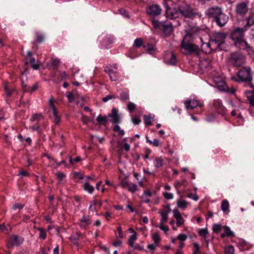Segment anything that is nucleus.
<instances>
[{
	"label": "nucleus",
	"instance_id": "nucleus-47",
	"mask_svg": "<svg viewBox=\"0 0 254 254\" xmlns=\"http://www.w3.org/2000/svg\"><path fill=\"white\" fill-rule=\"evenodd\" d=\"M128 190L131 192L134 193L137 190V185L134 184H130Z\"/></svg>",
	"mask_w": 254,
	"mask_h": 254
},
{
	"label": "nucleus",
	"instance_id": "nucleus-23",
	"mask_svg": "<svg viewBox=\"0 0 254 254\" xmlns=\"http://www.w3.org/2000/svg\"><path fill=\"white\" fill-rule=\"evenodd\" d=\"M22 85L24 88V92L29 91L30 90H31V91H34L37 90L38 88V83L34 84L33 86L31 87L29 86L28 87H27V84H25V81L23 80L22 82Z\"/></svg>",
	"mask_w": 254,
	"mask_h": 254
},
{
	"label": "nucleus",
	"instance_id": "nucleus-12",
	"mask_svg": "<svg viewBox=\"0 0 254 254\" xmlns=\"http://www.w3.org/2000/svg\"><path fill=\"white\" fill-rule=\"evenodd\" d=\"M222 13L221 8L216 6L212 7L208 9L206 11V14L209 17L213 18V20L215 19L220 14Z\"/></svg>",
	"mask_w": 254,
	"mask_h": 254
},
{
	"label": "nucleus",
	"instance_id": "nucleus-11",
	"mask_svg": "<svg viewBox=\"0 0 254 254\" xmlns=\"http://www.w3.org/2000/svg\"><path fill=\"white\" fill-rule=\"evenodd\" d=\"M239 79H252L251 68L249 67H243L238 73Z\"/></svg>",
	"mask_w": 254,
	"mask_h": 254
},
{
	"label": "nucleus",
	"instance_id": "nucleus-38",
	"mask_svg": "<svg viewBox=\"0 0 254 254\" xmlns=\"http://www.w3.org/2000/svg\"><path fill=\"white\" fill-rule=\"evenodd\" d=\"M225 254H234V250L232 246H228L225 248Z\"/></svg>",
	"mask_w": 254,
	"mask_h": 254
},
{
	"label": "nucleus",
	"instance_id": "nucleus-25",
	"mask_svg": "<svg viewBox=\"0 0 254 254\" xmlns=\"http://www.w3.org/2000/svg\"><path fill=\"white\" fill-rule=\"evenodd\" d=\"M4 89L6 91V95L8 97H10L12 93L15 91L14 87L8 85L7 83L4 84Z\"/></svg>",
	"mask_w": 254,
	"mask_h": 254
},
{
	"label": "nucleus",
	"instance_id": "nucleus-2",
	"mask_svg": "<svg viewBox=\"0 0 254 254\" xmlns=\"http://www.w3.org/2000/svg\"><path fill=\"white\" fill-rule=\"evenodd\" d=\"M226 35L224 33L216 32L213 34L209 42L207 44V46L211 49H214V50H222V45L224 43Z\"/></svg>",
	"mask_w": 254,
	"mask_h": 254
},
{
	"label": "nucleus",
	"instance_id": "nucleus-63",
	"mask_svg": "<svg viewBox=\"0 0 254 254\" xmlns=\"http://www.w3.org/2000/svg\"><path fill=\"white\" fill-rule=\"evenodd\" d=\"M0 230H1V231H2V232H4L5 233H8V229L4 225V224L0 225Z\"/></svg>",
	"mask_w": 254,
	"mask_h": 254
},
{
	"label": "nucleus",
	"instance_id": "nucleus-56",
	"mask_svg": "<svg viewBox=\"0 0 254 254\" xmlns=\"http://www.w3.org/2000/svg\"><path fill=\"white\" fill-rule=\"evenodd\" d=\"M116 98L115 96H112L111 95H108L105 97L103 98L102 100L104 102H107L109 100Z\"/></svg>",
	"mask_w": 254,
	"mask_h": 254
},
{
	"label": "nucleus",
	"instance_id": "nucleus-58",
	"mask_svg": "<svg viewBox=\"0 0 254 254\" xmlns=\"http://www.w3.org/2000/svg\"><path fill=\"white\" fill-rule=\"evenodd\" d=\"M187 236L185 234H180L178 236V239L182 241H185L187 239Z\"/></svg>",
	"mask_w": 254,
	"mask_h": 254
},
{
	"label": "nucleus",
	"instance_id": "nucleus-30",
	"mask_svg": "<svg viewBox=\"0 0 254 254\" xmlns=\"http://www.w3.org/2000/svg\"><path fill=\"white\" fill-rule=\"evenodd\" d=\"M229 207V202L227 200H224L221 203V209L223 212L227 211Z\"/></svg>",
	"mask_w": 254,
	"mask_h": 254
},
{
	"label": "nucleus",
	"instance_id": "nucleus-48",
	"mask_svg": "<svg viewBox=\"0 0 254 254\" xmlns=\"http://www.w3.org/2000/svg\"><path fill=\"white\" fill-rule=\"evenodd\" d=\"M130 184L126 181H122L121 183L120 184V185L124 188V189H127L128 190L129 186Z\"/></svg>",
	"mask_w": 254,
	"mask_h": 254
},
{
	"label": "nucleus",
	"instance_id": "nucleus-31",
	"mask_svg": "<svg viewBox=\"0 0 254 254\" xmlns=\"http://www.w3.org/2000/svg\"><path fill=\"white\" fill-rule=\"evenodd\" d=\"M105 71L108 73L110 78L115 77L116 72L113 71L112 69H111L109 67H106L105 69Z\"/></svg>",
	"mask_w": 254,
	"mask_h": 254
},
{
	"label": "nucleus",
	"instance_id": "nucleus-20",
	"mask_svg": "<svg viewBox=\"0 0 254 254\" xmlns=\"http://www.w3.org/2000/svg\"><path fill=\"white\" fill-rule=\"evenodd\" d=\"M60 60L58 58L52 59L51 63L47 64V65L51 69L55 70L58 69Z\"/></svg>",
	"mask_w": 254,
	"mask_h": 254
},
{
	"label": "nucleus",
	"instance_id": "nucleus-7",
	"mask_svg": "<svg viewBox=\"0 0 254 254\" xmlns=\"http://www.w3.org/2000/svg\"><path fill=\"white\" fill-rule=\"evenodd\" d=\"M155 27L160 28L166 35L169 36L173 31L172 23L166 24L162 22L153 21Z\"/></svg>",
	"mask_w": 254,
	"mask_h": 254
},
{
	"label": "nucleus",
	"instance_id": "nucleus-62",
	"mask_svg": "<svg viewBox=\"0 0 254 254\" xmlns=\"http://www.w3.org/2000/svg\"><path fill=\"white\" fill-rule=\"evenodd\" d=\"M24 207V205L22 204H20V203H17V204H14L13 207H12V208L13 209H15L16 208H18L19 209H21L23 208Z\"/></svg>",
	"mask_w": 254,
	"mask_h": 254
},
{
	"label": "nucleus",
	"instance_id": "nucleus-24",
	"mask_svg": "<svg viewBox=\"0 0 254 254\" xmlns=\"http://www.w3.org/2000/svg\"><path fill=\"white\" fill-rule=\"evenodd\" d=\"M254 14L252 13L247 18V23L244 27V28H246V30H247V28L250 27V26L253 25L254 24V20L253 19Z\"/></svg>",
	"mask_w": 254,
	"mask_h": 254
},
{
	"label": "nucleus",
	"instance_id": "nucleus-3",
	"mask_svg": "<svg viewBox=\"0 0 254 254\" xmlns=\"http://www.w3.org/2000/svg\"><path fill=\"white\" fill-rule=\"evenodd\" d=\"M189 37H184L181 45L182 49H184L185 51L189 53H198L199 48L194 44L191 43L192 40L188 39Z\"/></svg>",
	"mask_w": 254,
	"mask_h": 254
},
{
	"label": "nucleus",
	"instance_id": "nucleus-34",
	"mask_svg": "<svg viewBox=\"0 0 254 254\" xmlns=\"http://www.w3.org/2000/svg\"><path fill=\"white\" fill-rule=\"evenodd\" d=\"M222 226L220 224H215L213 225L212 230L215 233H218L221 230Z\"/></svg>",
	"mask_w": 254,
	"mask_h": 254
},
{
	"label": "nucleus",
	"instance_id": "nucleus-40",
	"mask_svg": "<svg viewBox=\"0 0 254 254\" xmlns=\"http://www.w3.org/2000/svg\"><path fill=\"white\" fill-rule=\"evenodd\" d=\"M38 230L40 231L39 238L43 240H44L46 238L47 234L44 228H38Z\"/></svg>",
	"mask_w": 254,
	"mask_h": 254
},
{
	"label": "nucleus",
	"instance_id": "nucleus-17",
	"mask_svg": "<svg viewBox=\"0 0 254 254\" xmlns=\"http://www.w3.org/2000/svg\"><path fill=\"white\" fill-rule=\"evenodd\" d=\"M215 86L221 91L228 92L229 88L224 80H214Z\"/></svg>",
	"mask_w": 254,
	"mask_h": 254
},
{
	"label": "nucleus",
	"instance_id": "nucleus-32",
	"mask_svg": "<svg viewBox=\"0 0 254 254\" xmlns=\"http://www.w3.org/2000/svg\"><path fill=\"white\" fill-rule=\"evenodd\" d=\"M163 159L160 158H156L155 159L154 164L156 168H159L163 165Z\"/></svg>",
	"mask_w": 254,
	"mask_h": 254
},
{
	"label": "nucleus",
	"instance_id": "nucleus-10",
	"mask_svg": "<svg viewBox=\"0 0 254 254\" xmlns=\"http://www.w3.org/2000/svg\"><path fill=\"white\" fill-rule=\"evenodd\" d=\"M166 15L167 18L171 19H174L179 17L181 14L179 9V5L176 8H171L167 6L166 10Z\"/></svg>",
	"mask_w": 254,
	"mask_h": 254
},
{
	"label": "nucleus",
	"instance_id": "nucleus-52",
	"mask_svg": "<svg viewBox=\"0 0 254 254\" xmlns=\"http://www.w3.org/2000/svg\"><path fill=\"white\" fill-rule=\"evenodd\" d=\"M187 197L192 198L193 200L196 201L198 199V196L196 194H193L192 193H190L187 195Z\"/></svg>",
	"mask_w": 254,
	"mask_h": 254
},
{
	"label": "nucleus",
	"instance_id": "nucleus-19",
	"mask_svg": "<svg viewBox=\"0 0 254 254\" xmlns=\"http://www.w3.org/2000/svg\"><path fill=\"white\" fill-rule=\"evenodd\" d=\"M213 105L219 113H222L225 110L221 101L219 99L215 100L213 102Z\"/></svg>",
	"mask_w": 254,
	"mask_h": 254
},
{
	"label": "nucleus",
	"instance_id": "nucleus-28",
	"mask_svg": "<svg viewBox=\"0 0 254 254\" xmlns=\"http://www.w3.org/2000/svg\"><path fill=\"white\" fill-rule=\"evenodd\" d=\"M177 204L178 207L185 209L187 207L188 202L186 200L179 199L177 201Z\"/></svg>",
	"mask_w": 254,
	"mask_h": 254
},
{
	"label": "nucleus",
	"instance_id": "nucleus-1",
	"mask_svg": "<svg viewBox=\"0 0 254 254\" xmlns=\"http://www.w3.org/2000/svg\"><path fill=\"white\" fill-rule=\"evenodd\" d=\"M179 9L181 16L185 19H193L196 16H200L198 9L194 8L190 4L182 3L179 5Z\"/></svg>",
	"mask_w": 254,
	"mask_h": 254
},
{
	"label": "nucleus",
	"instance_id": "nucleus-57",
	"mask_svg": "<svg viewBox=\"0 0 254 254\" xmlns=\"http://www.w3.org/2000/svg\"><path fill=\"white\" fill-rule=\"evenodd\" d=\"M164 196L167 199H170L173 198V195L172 193L170 192H165L164 193Z\"/></svg>",
	"mask_w": 254,
	"mask_h": 254
},
{
	"label": "nucleus",
	"instance_id": "nucleus-41",
	"mask_svg": "<svg viewBox=\"0 0 254 254\" xmlns=\"http://www.w3.org/2000/svg\"><path fill=\"white\" fill-rule=\"evenodd\" d=\"M120 99L123 102L127 101L129 99V95L127 93L122 92L121 94Z\"/></svg>",
	"mask_w": 254,
	"mask_h": 254
},
{
	"label": "nucleus",
	"instance_id": "nucleus-9",
	"mask_svg": "<svg viewBox=\"0 0 254 254\" xmlns=\"http://www.w3.org/2000/svg\"><path fill=\"white\" fill-rule=\"evenodd\" d=\"M200 28L195 25H189L186 30V35L184 37H189L188 39L193 40L194 37L196 36L200 32Z\"/></svg>",
	"mask_w": 254,
	"mask_h": 254
},
{
	"label": "nucleus",
	"instance_id": "nucleus-29",
	"mask_svg": "<svg viewBox=\"0 0 254 254\" xmlns=\"http://www.w3.org/2000/svg\"><path fill=\"white\" fill-rule=\"evenodd\" d=\"M168 62L171 65L176 64L177 63V59L176 56L173 53H171L170 57Z\"/></svg>",
	"mask_w": 254,
	"mask_h": 254
},
{
	"label": "nucleus",
	"instance_id": "nucleus-54",
	"mask_svg": "<svg viewBox=\"0 0 254 254\" xmlns=\"http://www.w3.org/2000/svg\"><path fill=\"white\" fill-rule=\"evenodd\" d=\"M81 121L84 124H87L89 122H90V120L89 118L85 116H83L81 118Z\"/></svg>",
	"mask_w": 254,
	"mask_h": 254
},
{
	"label": "nucleus",
	"instance_id": "nucleus-55",
	"mask_svg": "<svg viewBox=\"0 0 254 254\" xmlns=\"http://www.w3.org/2000/svg\"><path fill=\"white\" fill-rule=\"evenodd\" d=\"M195 251L193 252V254H198L199 252V246L198 244L195 243L193 244Z\"/></svg>",
	"mask_w": 254,
	"mask_h": 254
},
{
	"label": "nucleus",
	"instance_id": "nucleus-50",
	"mask_svg": "<svg viewBox=\"0 0 254 254\" xmlns=\"http://www.w3.org/2000/svg\"><path fill=\"white\" fill-rule=\"evenodd\" d=\"M152 239L155 243H158L160 242V239L157 233H154L152 235Z\"/></svg>",
	"mask_w": 254,
	"mask_h": 254
},
{
	"label": "nucleus",
	"instance_id": "nucleus-60",
	"mask_svg": "<svg viewBox=\"0 0 254 254\" xmlns=\"http://www.w3.org/2000/svg\"><path fill=\"white\" fill-rule=\"evenodd\" d=\"M43 39H44V37L42 35L40 34H38L37 35L36 41L38 42L41 43V42H43Z\"/></svg>",
	"mask_w": 254,
	"mask_h": 254
},
{
	"label": "nucleus",
	"instance_id": "nucleus-22",
	"mask_svg": "<svg viewBox=\"0 0 254 254\" xmlns=\"http://www.w3.org/2000/svg\"><path fill=\"white\" fill-rule=\"evenodd\" d=\"M90 223V222L89 217L84 215L80 220V226L82 228L86 229Z\"/></svg>",
	"mask_w": 254,
	"mask_h": 254
},
{
	"label": "nucleus",
	"instance_id": "nucleus-43",
	"mask_svg": "<svg viewBox=\"0 0 254 254\" xmlns=\"http://www.w3.org/2000/svg\"><path fill=\"white\" fill-rule=\"evenodd\" d=\"M240 43L244 45V46H245L244 49L246 50L248 52L251 51L252 50V47L249 45V44L246 41L243 40H242V42H240Z\"/></svg>",
	"mask_w": 254,
	"mask_h": 254
},
{
	"label": "nucleus",
	"instance_id": "nucleus-53",
	"mask_svg": "<svg viewBox=\"0 0 254 254\" xmlns=\"http://www.w3.org/2000/svg\"><path fill=\"white\" fill-rule=\"evenodd\" d=\"M67 97L68 98V102L70 103L72 102L74 100V97L73 96V94L71 93H68L67 94Z\"/></svg>",
	"mask_w": 254,
	"mask_h": 254
},
{
	"label": "nucleus",
	"instance_id": "nucleus-46",
	"mask_svg": "<svg viewBox=\"0 0 254 254\" xmlns=\"http://www.w3.org/2000/svg\"><path fill=\"white\" fill-rule=\"evenodd\" d=\"M142 44V40L141 38L136 39L133 44V46L136 47H140Z\"/></svg>",
	"mask_w": 254,
	"mask_h": 254
},
{
	"label": "nucleus",
	"instance_id": "nucleus-45",
	"mask_svg": "<svg viewBox=\"0 0 254 254\" xmlns=\"http://www.w3.org/2000/svg\"><path fill=\"white\" fill-rule=\"evenodd\" d=\"M173 212L174 217L176 219H179V218H182V215L177 209H174Z\"/></svg>",
	"mask_w": 254,
	"mask_h": 254
},
{
	"label": "nucleus",
	"instance_id": "nucleus-14",
	"mask_svg": "<svg viewBox=\"0 0 254 254\" xmlns=\"http://www.w3.org/2000/svg\"><path fill=\"white\" fill-rule=\"evenodd\" d=\"M165 209L161 210L159 212V213L161 216V224L165 223L168 219V214L171 212V209L170 208V205L166 206H163Z\"/></svg>",
	"mask_w": 254,
	"mask_h": 254
},
{
	"label": "nucleus",
	"instance_id": "nucleus-61",
	"mask_svg": "<svg viewBox=\"0 0 254 254\" xmlns=\"http://www.w3.org/2000/svg\"><path fill=\"white\" fill-rule=\"evenodd\" d=\"M56 176L58 179L60 180H63L64 177H65L64 174L62 172H58L56 174Z\"/></svg>",
	"mask_w": 254,
	"mask_h": 254
},
{
	"label": "nucleus",
	"instance_id": "nucleus-21",
	"mask_svg": "<svg viewBox=\"0 0 254 254\" xmlns=\"http://www.w3.org/2000/svg\"><path fill=\"white\" fill-rule=\"evenodd\" d=\"M245 94L251 106L254 107V92L250 91H246Z\"/></svg>",
	"mask_w": 254,
	"mask_h": 254
},
{
	"label": "nucleus",
	"instance_id": "nucleus-26",
	"mask_svg": "<svg viewBox=\"0 0 254 254\" xmlns=\"http://www.w3.org/2000/svg\"><path fill=\"white\" fill-rule=\"evenodd\" d=\"M53 110V114L54 117V122L55 124H58L60 122V117L58 115V112L56 109L55 108L54 109H52Z\"/></svg>",
	"mask_w": 254,
	"mask_h": 254
},
{
	"label": "nucleus",
	"instance_id": "nucleus-36",
	"mask_svg": "<svg viewBox=\"0 0 254 254\" xmlns=\"http://www.w3.org/2000/svg\"><path fill=\"white\" fill-rule=\"evenodd\" d=\"M224 232L227 236L229 237H233L234 236V234L233 232H232L229 227L228 226H224L223 227Z\"/></svg>",
	"mask_w": 254,
	"mask_h": 254
},
{
	"label": "nucleus",
	"instance_id": "nucleus-35",
	"mask_svg": "<svg viewBox=\"0 0 254 254\" xmlns=\"http://www.w3.org/2000/svg\"><path fill=\"white\" fill-rule=\"evenodd\" d=\"M84 189L90 193H91L94 190V188L90 185L88 183H86L84 185Z\"/></svg>",
	"mask_w": 254,
	"mask_h": 254
},
{
	"label": "nucleus",
	"instance_id": "nucleus-42",
	"mask_svg": "<svg viewBox=\"0 0 254 254\" xmlns=\"http://www.w3.org/2000/svg\"><path fill=\"white\" fill-rule=\"evenodd\" d=\"M146 141L147 142H149L150 144H152L155 147L159 146V141L157 139L155 138L153 140H150L148 139V136H146Z\"/></svg>",
	"mask_w": 254,
	"mask_h": 254
},
{
	"label": "nucleus",
	"instance_id": "nucleus-16",
	"mask_svg": "<svg viewBox=\"0 0 254 254\" xmlns=\"http://www.w3.org/2000/svg\"><path fill=\"white\" fill-rule=\"evenodd\" d=\"M108 117L112 118L111 122L114 124H119L120 122V118L119 115L118 114V111L114 108L112 109V113L108 114Z\"/></svg>",
	"mask_w": 254,
	"mask_h": 254
},
{
	"label": "nucleus",
	"instance_id": "nucleus-49",
	"mask_svg": "<svg viewBox=\"0 0 254 254\" xmlns=\"http://www.w3.org/2000/svg\"><path fill=\"white\" fill-rule=\"evenodd\" d=\"M144 122L146 125H150L152 124L151 117L149 116H144Z\"/></svg>",
	"mask_w": 254,
	"mask_h": 254
},
{
	"label": "nucleus",
	"instance_id": "nucleus-59",
	"mask_svg": "<svg viewBox=\"0 0 254 254\" xmlns=\"http://www.w3.org/2000/svg\"><path fill=\"white\" fill-rule=\"evenodd\" d=\"M132 122L134 125H138L141 122V120L138 117H134L132 118Z\"/></svg>",
	"mask_w": 254,
	"mask_h": 254
},
{
	"label": "nucleus",
	"instance_id": "nucleus-8",
	"mask_svg": "<svg viewBox=\"0 0 254 254\" xmlns=\"http://www.w3.org/2000/svg\"><path fill=\"white\" fill-rule=\"evenodd\" d=\"M24 241V238L18 235H13L8 240L6 247L8 249H11L14 246H18L21 245Z\"/></svg>",
	"mask_w": 254,
	"mask_h": 254
},
{
	"label": "nucleus",
	"instance_id": "nucleus-4",
	"mask_svg": "<svg viewBox=\"0 0 254 254\" xmlns=\"http://www.w3.org/2000/svg\"><path fill=\"white\" fill-rule=\"evenodd\" d=\"M229 61L233 65L239 66L245 63L246 58L241 53L235 52L231 54Z\"/></svg>",
	"mask_w": 254,
	"mask_h": 254
},
{
	"label": "nucleus",
	"instance_id": "nucleus-13",
	"mask_svg": "<svg viewBox=\"0 0 254 254\" xmlns=\"http://www.w3.org/2000/svg\"><path fill=\"white\" fill-rule=\"evenodd\" d=\"M162 9L158 4H153L150 6L147 10V13L152 16H157L160 14Z\"/></svg>",
	"mask_w": 254,
	"mask_h": 254
},
{
	"label": "nucleus",
	"instance_id": "nucleus-5",
	"mask_svg": "<svg viewBox=\"0 0 254 254\" xmlns=\"http://www.w3.org/2000/svg\"><path fill=\"white\" fill-rule=\"evenodd\" d=\"M249 1H241L236 4L235 12L240 16H244L249 10Z\"/></svg>",
	"mask_w": 254,
	"mask_h": 254
},
{
	"label": "nucleus",
	"instance_id": "nucleus-15",
	"mask_svg": "<svg viewBox=\"0 0 254 254\" xmlns=\"http://www.w3.org/2000/svg\"><path fill=\"white\" fill-rule=\"evenodd\" d=\"M228 19V16L223 13L220 14L217 18L214 19V21L217 25L221 27L224 26L227 23Z\"/></svg>",
	"mask_w": 254,
	"mask_h": 254
},
{
	"label": "nucleus",
	"instance_id": "nucleus-27",
	"mask_svg": "<svg viewBox=\"0 0 254 254\" xmlns=\"http://www.w3.org/2000/svg\"><path fill=\"white\" fill-rule=\"evenodd\" d=\"M96 120L99 124L104 125H105L106 124V123L107 122V121H108L107 117H106V116L103 117L101 115H99L97 117Z\"/></svg>",
	"mask_w": 254,
	"mask_h": 254
},
{
	"label": "nucleus",
	"instance_id": "nucleus-64",
	"mask_svg": "<svg viewBox=\"0 0 254 254\" xmlns=\"http://www.w3.org/2000/svg\"><path fill=\"white\" fill-rule=\"evenodd\" d=\"M19 174L23 177H25L28 176L29 173L26 171L21 170L19 171Z\"/></svg>",
	"mask_w": 254,
	"mask_h": 254
},
{
	"label": "nucleus",
	"instance_id": "nucleus-37",
	"mask_svg": "<svg viewBox=\"0 0 254 254\" xmlns=\"http://www.w3.org/2000/svg\"><path fill=\"white\" fill-rule=\"evenodd\" d=\"M81 236V234L79 232L75 234L72 235L70 236V239L75 244H77L75 242L79 239V237Z\"/></svg>",
	"mask_w": 254,
	"mask_h": 254
},
{
	"label": "nucleus",
	"instance_id": "nucleus-44",
	"mask_svg": "<svg viewBox=\"0 0 254 254\" xmlns=\"http://www.w3.org/2000/svg\"><path fill=\"white\" fill-rule=\"evenodd\" d=\"M135 107H136V105L132 102L128 103V104H127V108L128 110L130 113L133 112L135 110Z\"/></svg>",
	"mask_w": 254,
	"mask_h": 254
},
{
	"label": "nucleus",
	"instance_id": "nucleus-6",
	"mask_svg": "<svg viewBox=\"0 0 254 254\" xmlns=\"http://www.w3.org/2000/svg\"><path fill=\"white\" fill-rule=\"evenodd\" d=\"M246 31V28H239L237 27L234 29V30L231 33V39L235 41V42H242L243 38L244 36V32Z\"/></svg>",
	"mask_w": 254,
	"mask_h": 254
},
{
	"label": "nucleus",
	"instance_id": "nucleus-39",
	"mask_svg": "<svg viewBox=\"0 0 254 254\" xmlns=\"http://www.w3.org/2000/svg\"><path fill=\"white\" fill-rule=\"evenodd\" d=\"M42 119L43 116L41 114H35L32 116L31 121L32 122H34L35 121H40Z\"/></svg>",
	"mask_w": 254,
	"mask_h": 254
},
{
	"label": "nucleus",
	"instance_id": "nucleus-18",
	"mask_svg": "<svg viewBox=\"0 0 254 254\" xmlns=\"http://www.w3.org/2000/svg\"><path fill=\"white\" fill-rule=\"evenodd\" d=\"M184 104H185L187 110L193 109L198 106H200V107L201 106L199 105L197 100H194L193 101L187 100L185 101Z\"/></svg>",
	"mask_w": 254,
	"mask_h": 254
},
{
	"label": "nucleus",
	"instance_id": "nucleus-33",
	"mask_svg": "<svg viewBox=\"0 0 254 254\" xmlns=\"http://www.w3.org/2000/svg\"><path fill=\"white\" fill-rule=\"evenodd\" d=\"M136 233H134L133 235H131L129 237V240H128V244L129 245L133 247V241L136 240Z\"/></svg>",
	"mask_w": 254,
	"mask_h": 254
},
{
	"label": "nucleus",
	"instance_id": "nucleus-51",
	"mask_svg": "<svg viewBox=\"0 0 254 254\" xmlns=\"http://www.w3.org/2000/svg\"><path fill=\"white\" fill-rule=\"evenodd\" d=\"M208 234V231L206 229H201L199 231V235L200 236H204L206 238V235Z\"/></svg>",
	"mask_w": 254,
	"mask_h": 254
}]
</instances>
